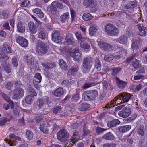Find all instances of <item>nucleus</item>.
I'll use <instances>...</instances> for the list:
<instances>
[{
    "mask_svg": "<svg viewBox=\"0 0 147 147\" xmlns=\"http://www.w3.org/2000/svg\"><path fill=\"white\" fill-rule=\"evenodd\" d=\"M57 138L61 142H66L65 144V147H71L79 140V134L77 132H75L71 137L70 139L67 141L69 136V133L66 130L61 129L57 133Z\"/></svg>",
    "mask_w": 147,
    "mask_h": 147,
    "instance_id": "1",
    "label": "nucleus"
},
{
    "mask_svg": "<svg viewBox=\"0 0 147 147\" xmlns=\"http://www.w3.org/2000/svg\"><path fill=\"white\" fill-rule=\"evenodd\" d=\"M11 51V48L8 44L4 43L3 47L0 49V60L2 61H6L8 59V57L4 53H10Z\"/></svg>",
    "mask_w": 147,
    "mask_h": 147,
    "instance_id": "2",
    "label": "nucleus"
},
{
    "mask_svg": "<svg viewBox=\"0 0 147 147\" xmlns=\"http://www.w3.org/2000/svg\"><path fill=\"white\" fill-rule=\"evenodd\" d=\"M104 29L105 33L109 36H115L119 33L118 30L116 27L110 23L107 24Z\"/></svg>",
    "mask_w": 147,
    "mask_h": 147,
    "instance_id": "3",
    "label": "nucleus"
},
{
    "mask_svg": "<svg viewBox=\"0 0 147 147\" xmlns=\"http://www.w3.org/2000/svg\"><path fill=\"white\" fill-rule=\"evenodd\" d=\"M132 96L130 94L123 92L119 94L115 98L114 100L118 103L127 102L131 99Z\"/></svg>",
    "mask_w": 147,
    "mask_h": 147,
    "instance_id": "4",
    "label": "nucleus"
},
{
    "mask_svg": "<svg viewBox=\"0 0 147 147\" xmlns=\"http://www.w3.org/2000/svg\"><path fill=\"white\" fill-rule=\"evenodd\" d=\"M36 44V52L39 55H43L47 52L48 49L47 46L42 41H37Z\"/></svg>",
    "mask_w": 147,
    "mask_h": 147,
    "instance_id": "5",
    "label": "nucleus"
},
{
    "mask_svg": "<svg viewBox=\"0 0 147 147\" xmlns=\"http://www.w3.org/2000/svg\"><path fill=\"white\" fill-rule=\"evenodd\" d=\"M98 95V91L96 90L85 91L83 93L84 99L86 101L94 100Z\"/></svg>",
    "mask_w": 147,
    "mask_h": 147,
    "instance_id": "6",
    "label": "nucleus"
},
{
    "mask_svg": "<svg viewBox=\"0 0 147 147\" xmlns=\"http://www.w3.org/2000/svg\"><path fill=\"white\" fill-rule=\"evenodd\" d=\"M93 62L92 57L88 56L84 57L83 59V67L87 70L89 71L92 66Z\"/></svg>",
    "mask_w": 147,
    "mask_h": 147,
    "instance_id": "7",
    "label": "nucleus"
},
{
    "mask_svg": "<svg viewBox=\"0 0 147 147\" xmlns=\"http://www.w3.org/2000/svg\"><path fill=\"white\" fill-rule=\"evenodd\" d=\"M70 54L74 60L77 61H80L82 57L81 53L79 51L78 48L74 49L70 52Z\"/></svg>",
    "mask_w": 147,
    "mask_h": 147,
    "instance_id": "8",
    "label": "nucleus"
},
{
    "mask_svg": "<svg viewBox=\"0 0 147 147\" xmlns=\"http://www.w3.org/2000/svg\"><path fill=\"white\" fill-rule=\"evenodd\" d=\"M12 98L14 99H19L23 97L24 94L23 90L21 88L14 89L12 92Z\"/></svg>",
    "mask_w": 147,
    "mask_h": 147,
    "instance_id": "9",
    "label": "nucleus"
},
{
    "mask_svg": "<svg viewBox=\"0 0 147 147\" xmlns=\"http://www.w3.org/2000/svg\"><path fill=\"white\" fill-rule=\"evenodd\" d=\"M83 4L91 8L93 11H96L97 10L96 4L94 1V0H84L83 2Z\"/></svg>",
    "mask_w": 147,
    "mask_h": 147,
    "instance_id": "10",
    "label": "nucleus"
},
{
    "mask_svg": "<svg viewBox=\"0 0 147 147\" xmlns=\"http://www.w3.org/2000/svg\"><path fill=\"white\" fill-rule=\"evenodd\" d=\"M57 2L55 1H53L51 3V5L47 7V10L54 15L57 16L59 15V12L57 11Z\"/></svg>",
    "mask_w": 147,
    "mask_h": 147,
    "instance_id": "11",
    "label": "nucleus"
},
{
    "mask_svg": "<svg viewBox=\"0 0 147 147\" xmlns=\"http://www.w3.org/2000/svg\"><path fill=\"white\" fill-rule=\"evenodd\" d=\"M131 113V109L128 107H126L123 108L121 111L118 113L119 115L124 118L129 116Z\"/></svg>",
    "mask_w": 147,
    "mask_h": 147,
    "instance_id": "12",
    "label": "nucleus"
},
{
    "mask_svg": "<svg viewBox=\"0 0 147 147\" xmlns=\"http://www.w3.org/2000/svg\"><path fill=\"white\" fill-rule=\"evenodd\" d=\"M52 39L55 42L59 43L61 41V38L60 36V33L55 30L52 34Z\"/></svg>",
    "mask_w": 147,
    "mask_h": 147,
    "instance_id": "13",
    "label": "nucleus"
},
{
    "mask_svg": "<svg viewBox=\"0 0 147 147\" xmlns=\"http://www.w3.org/2000/svg\"><path fill=\"white\" fill-rule=\"evenodd\" d=\"M95 63L94 67L92 72V74L93 73V75L97 73L98 71H99L101 70V64L98 58H96Z\"/></svg>",
    "mask_w": 147,
    "mask_h": 147,
    "instance_id": "14",
    "label": "nucleus"
},
{
    "mask_svg": "<svg viewBox=\"0 0 147 147\" xmlns=\"http://www.w3.org/2000/svg\"><path fill=\"white\" fill-rule=\"evenodd\" d=\"M39 128L41 132L44 133H47L50 129L48 122L45 121L43 122L40 125Z\"/></svg>",
    "mask_w": 147,
    "mask_h": 147,
    "instance_id": "15",
    "label": "nucleus"
},
{
    "mask_svg": "<svg viewBox=\"0 0 147 147\" xmlns=\"http://www.w3.org/2000/svg\"><path fill=\"white\" fill-rule=\"evenodd\" d=\"M115 80L117 86L121 89H124L127 85V82L121 80L118 77H116L115 78Z\"/></svg>",
    "mask_w": 147,
    "mask_h": 147,
    "instance_id": "16",
    "label": "nucleus"
},
{
    "mask_svg": "<svg viewBox=\"0 0 147 147\" xmlns=\"http://www.w3.org/2000/svg\"><path fill=\"white\" fill-rule=\"evenodd\" d=\"M16 42L18 43L21 46L23 47H26L28 45L27 40L21 36L18 37L16 39Z\"/></svg>",
    "mask_w": 147,
    "mask_h": 147,
    "instance_id": "17",
    "label": "nucleus"
},
{
    "mask_svg": "<svg viewBox=\"0 0 147 147\" xmlns=\"http://www.w3.org/2000/svg\"><path fill=\"white\" fill-rule=\"evenodd\" d=\"M95 79L94 78H90L82 86L83 88L86 89L93 86L94 84H95Z\"/></svg>",
    "mask_w": 147,
    "mask_h": 147,
    "instance_id": "18",
    "label": "nucleus"
},
{
    "mask_svg": "<svg viewBox=\"0 0 147 147\" xmlns=\"http://www.w3.org/2000/svg\"><path fill=\"white\" fill-rule=\"evenodd\" d=\"M136 28L138 29L139 35L141 36H145L146 35L147 32V30L146 28L142 24L137 25L136 26Z\"/></svg>",
    "mask_w": 147,
    "mask_h": 147,
    "instance_id": "19",
    "label": "nucleus"
},
{
    "mask_svg": "<svg viewBox=\"0 0 147 147\" xmlns=\"http://www.w3.org/2000/svg\"><path fill=\"white\" fill-rule=\"evenodd\" d=\"M121 68L119 67H113L111 69L108 70L107 72L108 74L109 75H112L113 76L115 75L121 71Z\"/></svg>",
    "mask_w": 147,
    "mask_h": 147,
    "instance_id": "20",
    "label": "nucleus"
},
{
    "mask_svg": "<svg viewBox=\"0 0 147 147\" xmlns=\"http://www.w3.org/2000/svg\"><path fill=\"white\" fill-rule=\"evenodd\" d=\"M48 97L47 96H45L41 99H39L38 100V101L39 102L38 106L40 109H41L44 105L48 103Z\"/></svg>",
    "mask_w": 147,
    "mask_h": 147,
    "instance_id": "21",
    "label": "nucleus"
},
{
    "mask_svg": "<svg viewBox=\"0 0 147 147\" xmlns=\"http://www.w3.org/2000/svg\"><path fill=\"white\" fill-rule=\"evenodd\" d=\"M120 123V122L119 120L115 119L112 121L108 122L107 123V126L110 128L113 127H116Z\"/></svg>",
    "mask_w": 147,
    "mask_h": 147,
    "instance_id": "22",
    "label": "nucleus"
},
{
    "mask_svg": "<svg viewBox=\"0 0 147 147\" xmlns=\"http://www.w3.org/2000/svg\"><path fill=\"white\" fill-rule=\"evenodd\" d=\"M56 119H54L53 120L48 121L49 128L50 129H52V131L58 127L59 126L56 124Z\"/></svg>",
    "mask_w": 147,
    "mask_h": 147,
    "instance_id": "23",
    "label": "nucleus"
},
{
    "mask_svg": "<svg viewBox=\"0 0 147 147\" xmlns=\"http://www.w3.org/2000/svg\"><path fill=\"white\" fill-rule=\"evenodd\" d=\"M29 30L33 34H35L37 31L36 25L33 22H30L28 24Z\"/></svg>",
    "mask_w": 147,
    "mask_h": 147,
    "instance_id": "24",
    "label": "nucleus"
},
{
    "mask_svg": "<svg viewBox=\"0 0 147 147\" xmlns=\"http://www.w3.org/2000/svg\"><path fill=\"white\" fill-rule=\"evenodd\" d=\"M24 59L26 61V62L28 65H34L35 59L32 56H26L24 57Z\"/></svg>",
    "mask_w": 147,
    "mask_h": 147,
    "instance_id": "25",
    "label": "nucleus"
},
{
    "mask_svg": "<svg viewBox=\"0 0 147 147\" xmlns=\"http://www.w3.org/2000/svg\"><path fill=\"white\" fill-rule=\"evenodd\" d=\"M130 125L121 126L119 127L117 129L120 133H125L129 130L131 128Z\"/></svg>",
    "mask_w": 147,
    "mask_h": 147,
    "instance_id": "26",
    "label": "nucleus"
},
{
    "mask_svg": "<svg viewBox=\"0 0 147 147\" xmlns=\"http://www.w3.org/2000/svg\"><path fill=\"white\" fill-rule=\"evenodd\" d=\"M137 6V3L136 1H131L128 3L126 5L123 7V8L125 9H129L133 8Z\"/></svg>",
    "mask_w": 147,
    "mask_h": 147,
    "instance_id": "27",
    "label": "nucleus"
},
{
    "mask_svg": "<svg viewBox=\"0 0 147 147\" xmlns=\"http://www.w3.org/2000/svg\"><path fill=\"white\" fill-rule=\"evenodd\" d=\"M78 69L79 68L78 66L74 65L69 70L67 73V75L70 76L74 75L75 73L78 71Z\"/></svg>",
    "mask_w": 147,
    "mask_h": 147,
    "instance_id": "28",
    "label": "nucleus"
},
{
    "mask_svg": "<svg viewBox=\"0 0 147 147\" xmlns=\"http://www.w3.org/2000/svg\"><path fill=\"white\" fill-rule=\"evenodd\" d=\"M69 18V13L68 12H66L60 16V19L62 23H64L68 21Z\"/></svg>",
    "mask_w": 147,
    "mask_h": 147,
    "instance_id": "29",
    "label": "nucleus"
},
{
    "mask_svg": "<svg viewBox=\"0 0 147 147\" xmlns=\"http://www.w3.org/2000/svg\"><path fill=\"white\" fill-rule=\"evenodd\" d=\"M17 31L20 33H23L25 30V28L24 24L21 21L19 22L17 24Z\"/></svg>",
    "mask_w": 147,
    "mask_h": 147,
    "instance_id": "30",
    "label": "nucleus"
},
{
    "mask_svg": "<svg viewBox=\"0 0 147 147\" xmlns=\"http://www.w3.org/2000/svg\"><path fill=\"white\" fill-rule=\"evenodd\" d=\"M90 105L87 103H82L80 104L78 107V109L82 111H85L90 108Z\"/></svg>",
    "mask_w": 147,
    "mask_h": 147,
    "instance_id": "31",
    "label": "nucleus"
},
{
    "mask_svg": "<svg viewBox=\"0 0 147 147\" xmlns=\"http://www.w3.org/2000/svg\"><path fill=\"white\" fill-rule=\"evenodd\" d=\"M33 12L36 14L35 15L40 18H42L44 16V14L41 10L38 8H35L33 11Z\"/></svg>",
    "mask_w": 147,
    "mask_h": 147,
    "instance_id": "32",
    "label": "nucleus"
},
{
    "mask_svg": "<svg viewBox=\"0 0 147 147\" xmlns=\"http://www.w3.org/2000/svg\"><path fill=\"white\" fill-rule=\"evenodd\" d=\"M63 92V88L61 87H59L55 90L54 92V95L55 96L59 97L62 95Z\"/></svg>",
    "mask_w": 147,
    "mask_h": 147,
    "instance_id": "33",
    "label": "nucleus"
},
{
    "mask_svg": "<svg viewBox=\"0 0 147 147\" xmlns=\"http://www.w3.org/2000/svg\"><path fill=\"white\" fill-rule=\"evenodd\" d=\"M140 42L139 40H134L133 41L131 45L132 49L133 50L136 51L138 49Z\"/></svg>",
    "mask_w": 147,
    "mask_h": 147,
    "instance_id": "34",
    "label": "nucleus"
},
{
    "mask_svg": "<svg viewBox=\"0 0 147 147\" xmlns=\"http://www.w3.org/2000/svg\"><path fill=\"white\" fill-rule=\"evenodd\" d=\"M102 138L106 140H113L114 137L113 134L111 132L107 133L104 135L102 137Z\"/></svg>",
    "mask_w": 147,
    "mask_h": 147,
    "instance_id": "35",
    "label": "nucleus"
},
{
    "mask_svg": "<svg viewBox=\"0 0 147 147\" xmlns=\"http://www.w3.org/2000/svg\"><path fill=\"white\" fill-rule=\"evenodd\" d=\"M38 35V38L42 40H45L47 38V36L43 29L39 30Z\"/></svg>",
    "mask_w": 147,
    "mask_h": 147,
    "instance_id": "36",
    "label": "nucleus"
},
{
    "mask_svg": "<svg viewBox=\"0 0 147 147\" xmlns=\"http://www.w3.org/2000/svg\"><path fill=\"white\" fill-rule=\"evenodd\" d=\"M97 30V27L96 25H91L89 29V34L91 36L94 35Z\"/></svg>",
    "mask_w": 147,
    "mask_h": 147,
    "instance_id": "37",
    "label": "nucleus"
},
{
    "mask_svg": "<svg viewBox=\"0 0 147 147\" xmlns=\"http://www.w3.org/2000/svg\"><path fill=\"white\" fill-rule=\"evenodd\" d=\"M65 38L66 42L68 44H72L74 42V38L71 34H67Z\"/></svg>",
    "mask_w": 147,
    "mask_h": 147,
    "instance_id": "38",
    "label": "nucleus"
},
{
    "mask_svg": "<svg viewBox=\"0 0 147 147\" xmlns=\"http://www.w3.org/2000/svg\"><path fill=\"white\" fill-rule=\"evenodd\" d=\"M41 65L45 68L49 69H51L55 66L54 63H42Z\"/></svg>",
    "mask_w": 147,
    "mask_h": 147,
    "instance_id": "39",
    "label": "nucleus"
},
{
    "mask_svg": "<svg viewBox=\"0 0 147 147\" xmlns=\"http://www.w3.org/2000/svg\"><path fill=\"white\" fill-rule=\"evenodd\" d=\"M115 58H117V56H114L113 55L109 54L105 56L104 59L106 61L110 62Z\"/></svg>",
    "mask_w": 147,
    "mask_h": 147,
    "instance_id": "40",
    "label": "nucleus"
},
{
    "mask_svg": "<svg viewBox=\"0 0 147 147\" xmlns=\"http://www.w3.org/2000/svg\"><path fill=\"white\" fill-rule=\"evenodd\" d=\"M117 41L119 43L125 44L127 43V40L126 37L121 36L117 39Z\"/></svg>",
    "mask_w": 147,
    "mask_h": 147,
    "instance_id": "41",
    "label": "nucleus"
},
{
    "mask_svg": "<svg viewBox=\"0 0 147 147\" xmlns=\"http://www.w3.org/2000/svg\"><path fill=\"white\" fill-rule=\"evenodd\" d=\"M92 18V16L90 13H84L82 16L83 19L85 21H89Z\"/></svg>",
    "mask_w": 147,
    "mask_h": 147,
    "instance_id": "42",
    "label": "nucleus"
},
{
    "mask_svg": "<svg viewBox=\"0 0 147 147\" xmlns=\"http://www.w3.org/2000/svg\"><path fill=\"white\" fill-rule=\"evenodd\" d=\"M59 64L61 68L64 71L67 70V66L66 62L62 59L60 60L59 61Z\"/></svg>",
    "mask_w": 147,
    "mask_h": 147,
    "instance_id": "43",
    "label": "nucleus"
},
{
    "mask_svg": "<svg viewBox=\"0 0 147 147\" xmlns=\"http://www.w3.org/2000/svg\"><path fill=\"white\" fill-rule=\"evenodd\" d=\"M42 79L41 75L39 73H37L35 74L33 79V82H40Z\"/></svg>",
    "mask_w": 147,
    "mask_h": 147,
    "instance_id": "44",
    "label": "nucleus"
},
{
    "mask_svg": "<svg viewBox=\"0 0 147 147\" xmlns=\"http://www.w3.org/2000/svg\"><path fill=\"white\" fill-rule=\"evenodd\" d=\"M140 61L136 59H134L132 63V67L135 69H137L140 66Z\"/></svg>",
    "mask_w": 147,
    "mask_h": 147,
    "instance_id": "45",
    "label": "nucleus"
},
{
    "mask_svg": "<svg viewBox=\"0 0 147 147\" xmlns=\"http://www.w3.org/2000/svg\"><path fill=\"white\" fill-rule=\"evenodd\" d=\"M75 34L77 39L80 41L83 42L86 40L85 38L82 37L81 34L80 32H77L75 33Z\"/></svg>",
    "mask_w": 147,
    "mask_h": 147,
    "instance_id": "46",
    "label": "nucleus"
},
{
    "mask_svg": "<svg viewBox=\"0 0 147 147\" xmlns=\"http://www.w3.org/2000/svg\"><path fill=\"white\" fill-rule=\"evenodd\" d=\"M33 133L30 130H27L26 132V137L28 140L32 139L33 137Z\"/></svg>",
    "mask_w": 147,
    "mask_h": 147,
    "instance_id": "47",
    "label": "nucleus"
},
{
    "mask_svg": "<svg viewBox=\"0 0 147 147\" xmlns=\"http://www.w3.org/2000/svg\"><path fill=\"white\" fill-rule=\"evenodd\" d=\"M29 92L30 93V95L32 97L36 96L37 95V93L35 92V90L33 88L31 87H29L28 88Z\"/></svg>",
    "mask_w": 147,
    "mask_h": 147,
    "instance_id": "48",
    "label": "nucleus"
},
{
    "mask_svg": "<svg viewBox=\"0 0 147 147\" xmlns=\"http://www.w3.org/2000/svg\"><path fill=\"white\" fill-rule=\"evenodd\" d=\"M98 45L100 48L102 50L105 51L107 43L102 41H98Z\"/></svg>",
    "mask_w": 147,
    "mask_h": 147,
    "instance_id": "49",
    "label": "nucleus"
},
{
    "mask_svg": "<svg viewBox=\"0 0 147 147\" xmlns=\"http://www.w3.org/2000/svg\"><path fill=\"white\" fill-rule=\"evenodd\" d=\"M32 97L30 95H28L26 97L25 100L27 104H30L33 101Z\"/></svg>",
    "mask_w": 147,
    "mask_h": 147,
    "instance_id": "50",
    "label": "nucleus"
},
{
    "mask_svg": "<svg viewBox=\"0 0 147 147\" xmlns=\"http://www.w3.org/2000/svg\"><path fill=\"white\" fill-rule=\"evenodd\" d=\"M3 68L8 73H9L11 72L10 65L7 63H5L3 64Z\"/></svg>",
    "mask_w": 147,
    "mask_h": 147,
    "instance_id": "51",
    "label": "nucleus"
},
{
    "mask_svg": "<svg viewBox=\"0 0 147 147\" xmlns=\"http://www.w3.org/2000/svg\"><path fill=\"white\" fill-rule=\"evenodd\" d=\"M80 46L82 48L88 49V51L90 48V45L85 43H81L80 44Z\"/></svg>",
    "mask_w": 147,
    "mask_h": 147,
    "instance_id": "52",
    "label": "nucleus"
},
{
    "mask_svg": "<svg viewBox=\"0 0 147 147\" xmlns=\"http://www.w3.org/2000/svg\"><path fill=\"white\" fill-rule=\"evenodd\" d=\"M144 126H141L138 130V134L142 136H143L144 133Z\"/></svg>",
    "mask_w": 147,
    "mask_h": 147,
    "instance_id": "53",
    "label": "nucleus"
},
{
    "mask_svg": "<svg viewBox=\"0 0 147 147\" xmlns=\"http://www.w3.org/2000/svg\"><path fill=\"white\" fill-rule=\"evenodd\" d=\"M116 47H117V51L119 52V53L120 54H122V53H125V51L124 49L122 47H120L118 46L117 45L115 46Z\"/></svg>",
    "mask_w": 147,
    "mask_h": 147,
    "instance_id": "54",
    "label": "nucleus"
},
{
    "mask_svg": "<svg viewBox=\"0 0 147 147\" xmlns=\"http://www.w3.org/2000/svg\"><path fill=\"white\" fill-rule=\"evenodd\" d=\"M106 46V47L105 49V51H111L114 49V47L113 46L107 43Z\"/></svg>",
    "mask_w": 147,
    "mask_h": 147,
    "instance_id": "55",
    "label": "nucleus"
},
{
    "mask_svg": "<svg viewBox=\"0 0 147 147\" xmlns=\"http://www.w3.org/2000/svg\"><path fill=\"white\" fill-rule=\"evenodd\" d=\"M115 98L112 101H111L110 103H108L105 106V107L106 108H110L111 107H112V106L114 107V105H113L115 104H116V101H115Z\"/></svg>",
    "mask_w": 147,
    "mask_h": 147,
    "instance_id": "56",
    "label": "nucleus"
},
{
    "mask_svg": "<svg viewBox=\"0 0 147 147\" xmlns=\"http://www.w3.org/2000/svg\"><path fill=\"white\" fill-rule=\"evenodd\" d=\"M61 107L60 106H57L55 107L54 108L53 111V113L57 114L59 113L61 111Z\"/></svg>",
    "mask_w": 147,
    "mask_h": 147,
    "instance_id": "57",
    "label": "nucleus"
},
{
    "mask_svg": "<svg viewBox=\"0 0 147 147\" xmlns=\"http://www.w3.org/2000/svg\"><path fill=\"white\" fill-rule=\"evenodd\" d=\"M95 130L97 133L100 134L105 131L107 130V129L101 128L98 126L96 128Z\"/></svg>",
    "mask_w": 147,
    "mask_h": 147,
    "instance_id": "58",
    "label": "nucleus"
},
{
    "mask_svg": "<svg viewBox=\"0 0 147 147\" xmlns=\"http://www.w3.org/2000/svg\"><path fill=\"white\" fill-rule=\"evenodd\" d=\"M83 135L84 136H86L87 135L90 134V131L85 126L83 128Z\"/></svg>",
    "mask_w": 147,
    "mask_h": 147,
    "instance_id": "59",
    "label": "nucleus"
},
{
    "mask_svg": "<svg viewBox=\"0 0 147 147\" xmlns=\"http://www.w3.org/2000/svg\"><path fill=\"white\" fill-rule=\"evenodd\" d=\"M9 137L10 138L14 139L15 140H21V138L20 137L16 136L13 134H10L9 136Z\"/></svg>",
    "mask_w": 147,
    "mask_h": 147,
    "instance_id": "60",
    "label": "nucleus"
},
{
    "mask_svg": "<svg viewBox=\"0 0 147 147\" xmlns=\"http://www.w3.org/2000/svg\"><path fill=\"white\" fill-rule=\"evenodd\" d=\"M8 120L6 118H2L0 119V126H3L5 124Z\"/></svg>",
    "mask_w": 147,
    "mask_h": 147,
    "instance_id": "61",
    "label": "nucleus"
},
{
    "mask_svg": "<svg viewBox=\"0 0 147 147\" xmlns=\"http://www.w3.org/2000/svg\"><path fill=\"white\" fill-rule=\"evenodd\" d=\"M71 15V21H73L75 19L76 14L75 11L72 9H70Z\"/></svg>",
    "mask_w": 147,
    "mask_h": 147,
    "instance_id": "62",
    "label": "nucleus"
},
{
    "mask_svg": "<svg viewBox=\"0 0 147 147\" xmlns=\"http://www.w3.org/2000/svg\"><path fill=\"white\" fill-rule=\"evenodd\" d=\"M1 16L2 18L4 19H6L8 17V14L7 12L5 10H3L1 14Z\"/></svg>",
    "mask_w": 147,
    "mask_h": 147,
    "instance_id": "63",
    "label": "nucleus"
},
{
    "mask_svg": "<svg viewBox=\"0 0 147 147\" xmlns=\"http://www.w3.org/2000/svg\"><path fill=\"white\" fill-rule=\"evenodd\" d=\"M29 4V1L26 0L24 1L21 4V6L22 7H26Z\"/></svg>",
    "mask_w": 147,
    "mask_h": 147,
    "instance_id": "64",
    "label": "nucleus"
}]
</instances>
